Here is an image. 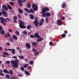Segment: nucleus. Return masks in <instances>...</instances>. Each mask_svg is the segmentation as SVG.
Here are the masks:
<instances>
[{"instance_id":"f257e3e1","label":"nucleus","mask_w":79,"mask_h":79,"mask_svg":"<svg viewBox=\"0 0 79 79\" xmlns=\"http://www.w3.org/2000/svg\"><path fill=\"white\" fill-rule=\"evenodd\" d=\"M11 63H13L12 67L15 68H18V63H15V61L11 60L10 61Z\"/></svg>"},{"instance_id":"f03ea898","label":"nucleus","mask_w":79,"mask_h":79,"mask_svg":"<svg viewBox=\"0 0 79 79\" xmlns=\"http://www.w3.org/2000/svg\"><path fill=\"white\" fill-rule=\"evenodd\" d=\"M24 10H25V11H27V13H34L35 12L34 10L32 9H30V10H29L28 9H27L26 8H24Z\"/></svg>"},{"instance_id":"7ed1b4c3","label":"nucleus","mask_w":79,"mask_h":79,"mask_svg":"<svg viewBox=\"0 0 79 79\" xmlns=\"http://www.w3.org/2000/svg\"><path fill=\"white\" fill-rule=\"evenodd\" d=\"M33 9L35 10V11H37L38 10V6L36 4H34L32 5Z\"/></svg>"},{"instance_id":"20e7f679","label":"nucleus","mask_w":79,"mask_h":79,"mask_svg":"<svg viewBox=\"0 0 79 79\" xmlns=\"http://www.w3.org/2000/svg\"><path fill=\"white\" fill-rule=\"evenodd\" d=\"M50 10L49 9L48 7H44V8H43L42 10V14H44V13H45L47 11H49Z\"/></svg>"},{"instance_id":"39448f33","label":"nucleus","mask_w":79,"mask_h":79,"mask_svg":"<svg viewBox=\"0 0 79 79\" xmlns=\"http://www.w3.org/2000/svg\"><path fill=\"white\" fill-rule=\"evenodd\" d=\"M44 23V19H41L39 22V26H42L43 24Z\"/></svg>"},{"instance_id":"423d86ee","label":"nucleus","mask_w":79,"mask_h":79,"mask_svg":"<svg viewBox=\"0 0 79 79\" xmlns=\"http://www.w3.org/2000/svg\"><path fill=\"white\" fill-rule=\"evenodd\" d=\"M2 12L4 13V14H3V15H4L5 17H8V14H6V12L3 8L2 9Z\"/></svg>"},{"instance_id":"0eeeda50","label":"nucleus","mask_w":79,"mask_h":79,"mask_svg":"<svg viewBox=\"0 0 79 79\" xmlns=\"http://www.w3.org/2000/svg\"><path fill=\"white\" fill-rule=\"evenodd\" d=\"M34 36L35 38H40V36L39 35V34L37 33H35L34 34Z\"/></svg>"},{"instance_id":"6e6552de","label":"nucleus","mask_w":79,"mask_h":79,"mask_svg":"<svg viewBox=\"0 0 79 79\" xmlns=\"http://www.w3.org/2000/svg\"><path fill=\"white\" fill-rule=\"evenodd\" d=\"M56 23L58 26L61 25V20L60 19H58Z\"/></svg>"},{"instance_id":"1a4fd4ad","label":"nucleus","mask_w":79,"mask_h":79,"mask_svg":"<svg viewBox=\"0 0 79 79\" xmlns=\"http://www.w3.org/2000/svg\"><path fill=\"white\" fill-rule=\"evenodd\" d=\"M26 46L27 49H31V45L29 43H26Z\"/></svg>"},{"instance_id":"9d476101","label":"nucleus","mask_w":79,"mask_h":79,"mask_svg":"<svg viewBox=\"0 0 79 79\" xmlns=\"http://www.w3.org/2000/svg\"><path fill=\"white\" fill-rule=\"evenodd\" d=\"M33 23H34L35 26L36 27H38L39 26V21H38L35 20L34 21Z\"/></svg>"},{"instance_id":"9b49d317","label":"nucleus","mask_w":79,"mask_h":79,"mask_svg":"<svg viewBox=\"0 0 79 79\" xmlns=\"http://www.w3.org/2000/svg\"><path fill=\"white\" fill-rule=\"evenodd\" d=\"M2 8H4V9L6 11H8V8L7 7V6H6L5 4H4L3 5V6H2Z\"/></svg>"},{"instance_id":"f8f14e48","label":"nucleus","mask_w":79,"mask_h":79,"mask_svg":"<svg viewBox=\"0 0 79 79\" xmlns=\"http://www.w3.org/2000/svg\"><path fill=\"white\" fill-rule=\"evenodd\" d=\"M19 27H20V28H21V29H25V28H26V27L23 25V24H21L19 23Z\"/></svg>"},{"instance_id":"ddd939ff","label":"nucleus","mask_w":79,"mask_h":79,"mask_svg":"<svg viewBox=\"0 0 79 79\" xmlns=\"http://www.w3.org/2000/svg\"><path fill=\"white\" fill-rule=\"evenodd\" d=\"M18 10L19 12V14H20V15H21L22 13H24V12H23V10L22 9L20 8H19L18 9Z\"/></svg>"},{"instance_id":"4468645a","label":"nucleus","mask_w":79,"mask_h":79,"mask_svg":"<svg viewBox=\"0 0 79 79\" xmlns=\"http://www.w3.org/2000/svg\"><path fill=\"white\" fill-rule=\"evenodd\" d=\"M43 40V38L42 37H40L39 38H38L36 40V41L37 42H40V41H42Z\"/></svg>"},{"instance_id":"2eb2a0df","label":"nucleus","mask_w":79,"mask_h":79,"mask_svg":"<svg viewBox=\"0 0 79 79\" xmlns=\"http://www.w3.org/2000/svg\"><path fill=\"white\" fill-rule=\"evenodd\" d=\"M12 37L13 39H14V40H18V37L16 35H13Z\"/></svg>"},{"instance_id":"dca6fc26","label":"nucleus","mask_w":79,"mask_h":79,"mask_svg":"<svg viewBox=\"0 0 79 79\" xmlns=\"http://www.w3.org/2000/svg\"><path fill=\"white\" fill-rule=\"evenodd\" d=\"M66 3L64 2L62 4L61 7H62V8H64L66 7Z\"/></svg>"},{"instance_id":"f3484780","label":"nucleus","mask_w":79,"mask_h":79,"mask_svg":"<svg viewBox=\"0 0 79 79\" xmlns=\"http://www.w3.org/2000/svg\"><path fill=\"white\" fill-rule=\"evenodd\" d=\"M32 44L34 46V47H37V45H38V44H37V42H32Z\"/></svg>"},{"instance_id":"a211bd4d","label":"nucleus","mask_w":79,"mask_h":79,"mask_svg":"<svg viewBox=\"0 0 79 79\" xmlns=\"http://www.w3.org/2000/svg\"><path fill=\"white\" fill-rule=\"evenodd\" d=\"M29 16L30 18V19H34V15H33L29 14Z\"/></svg>"},{"instance_id":"6ab92c4d","label":"nucleus","mask_w":79,"mask_h":79,"mask_svg":"<svg viewBox=\"0 0 79 79\" xmlns=\"http://www.w3.org/2000/svg\"><path fill=\"white\" fill-rule=\"evenodd\" d=\"M0 20H1V23H2V22L5 21V19L2 17H0Z\"/></svg>"},{"instance_id":"aec40b11","label":"nucleus","mask_w":79,"mask_h":79,"mask_svg":"<svg viewBox=\"0 0 79 79\" xmlns=\"http://www.w3.org/2000/svg\"><path fill=\"white\" fill-rule=\"evenodd\" d=\"M9 73L11 75H13V70L12 69L9 70Z\"/></svg>"},{"instance_id":"412c9836","label":"nucleus","mask_w":79,"mask_h":79,"mask_svg":"<svg viewBox=\"0 0 79 79\" xmlns=\"http://www.w3.org/2000/svg\"><path fill=\"white\" fill-rule=\"evenodd\" d=\"M3 72L5 73H8V74H9V71H7V70L6 69L3 70Z\"/></svg>"},{"instance_id":"4be33fe9","label":"nucleus","mask_w":79,"mask_h":79,"mask_svg":"<svg viewBox=\"0 0 79 79\" xmlns=\"http://www.w3.org/2000/svg\"><path fill=\"white\" fill-rule=\"evenodd\" d=\"M9 40L10 41V42H12L13 44L14 43V42H13V38H12V37H11L9 38Z\"/></svg>"},{"instance_id":"5701e85b","label":"nucleus","mask_w":79,"mask_h":79,"mask_svg":"<svg viewBox=\"0 0 79 79\" xmlns=\"http://www.w3.org/2000/svg\"><path fill=\"white\" fill-rule=\"evenodd\" d=\"M46 16L47 17H49L50 16V13L48 12H47L46 13Z\"/></svg>"},{"instance_id":"b1692460","label":"nucleus","mask_w":79,"mask_h":79,"mask_svg":"<svg viewBox=\"0 0 79 79\" xmlns=\"http://www.w3.org/2000/svg\"><path fill=\"white\" fill-rule=\"evenodd\" d=\"M19 23H20V24H24V23L23 22V21H22V20H19Z\"/></svg>"},{"instance_id":"393cba45","label":"nucleus","mask_w":79,"mask_h":79,"mask_svg":"<svg viewBox=\"0 0 79 79\" xmlns=\"http://www.w3.org/2000/svg\"><path fill=\"white\" fill-rule=\"evenodd\" d=\"M27 7L28 8H30L31 7V4H29L28 3H27Z\"/></svg>"},{"instance_id":"a878e982","label":"nucleus","mask_w":79,"mask_h":79,"mask_svg":"<svg viewBox=\"0 0 79 79\" xmlns=\"http://www.w3.org/2000/svg\"><path fill=\"white\" fill-rule=\"evenodd\" d=\"M24 72L26 74H27V75H29V74H30V73L27 72V70H25Z\"/></svg>"},{"instance_id":"bb28decb","label":"nucleus","mask_w":79,"mask_h":79,"mask_svg":"<svg viewBox=\"0 0 79 79\" xmlns=\"http://www.w3.org/2000/svg\"><path fill=\"white\" fill-rule=\"evenodd\" d=\"M15 34H16L17 35H19V32L18 31H17L15 32Z\"/></svg>"},{"instance_id":"cd10ccee","label":"nucleus","mask_w":79,"mask_h":79,"mask_svg":"<svg viewBox=\"0 0 79 79\" xmlns=\"http://www.w3.org/2000/svg\"><path fill=\"white\" fill-rule=\"evenodd\" d=\"M28 66H29V65L28 64H25V65H23V67H24V68H27V67H28Z\"/></svg>"},{"instance_id":"c85d7f7f","label":"nucleus","mask_w":79,"mask_h":79,"mask_svg":"<svg viewBox=\"0 0 79 79\" xmlns=\"http://www.w3.org/2000/svg\"><path fill=\"white\" fill-rule=\"evenodd\" d=\"M17 1L19 3H23V1L21 0H17Z\"/></svg>"},{"instance_id":"c756f323","label":"nucleus","mask_w":79,"mask_h":79,"mask_svg":"<svg viewBox=\"0 0 79 79\" xmlns=\"http://www.w3.org/2000/svg\"><path fill=\"white\" fill-rule=\"evenodd\" d=\"M48 19L46 17L45 18V22L46 23H47V24H48Z\"/></svg>"},{"instance_id":"7c9ffc66","label":"nucleus","mask_w":79,"mask_h":79,"mask_svg":"<svg viewBox=\"0 0 79 79\" xmlns=\"http://www.w3.org/2000/svg\"><path fill=\"white\" fill-rule=\"evenodd\" d=\"M6 78H7V79H10V75H9V74L6 75Z\"/></svg>"},{"instance_id":"2f4dec72","label":"nucleus","mask_w":79,"mask_h":79,"mask_svg":"<svg viewBox=\"0 0 79 79\" xmlns=\"http://www.w3.org/2000/svg\"><path fill=\"white\" fill-rule=\"evenodd\" d=\"M10 4L11 5V6H13L15 3L13 2H10Z\"/></svg>"},{"instance_id":"473e14b6","label":"nucleus","mask_w":79,"mask_h":79,"mask_svg":"<svg viewBox=\"0 0 79 79\" xmlns=\"http://www.w3.org/2000/svg\"><path fill=\"white\" fill-rule=\"evenodd\" d=\"M15 62L16 63H19V60L17 59H16L15 60Z\"/></svg>"},{"instance_id":"72a5a7b5","label":"nucleus","mask_w":79,"mask_h":79,"mask_svg":"<svg viewBox=\"0 0 79 79\" xmlns=\"http://www.w3.org/2000/svg\"><path fill=\"white\" fill-rule=\"evenodd\" d=\"M62 37L63 38H65V37H66V34H62Z\"/></svg>"},{"instance_id":"f704fd0d","label":"nucleus","mask_w":79,"mask_h":79,"mask_svg":"<svg viewBox=\"0 0 79 79\" xmlns=\"http://www.w3.org/2000/svg\"><path fill=\"white\" fill-rule=\"evenodd\" d=\"M7 6L9 10H11V9H12V7H11L10 6L7 5Z\"/></svg>"},{"instance_id":"c9c22d12","label":"nucleus","mask_w":79,"mask_h":79,"mask_svg":"<svg viewBox=\"0 0 79 79\" xmlns=\"http://www.w3.org/2000/svg\"><path fill=\"white\" fill-rule=\"evenodd\" d=\"M42 17H45L46 16V13H43V14H42Z\"/></svg>"},{"instance_id":"e433bc0d","label":"nucleus","mask_w":79,"mask_h":79,"mask_svg":"<svg viewBox=\"0 0 79 79\" xmlns=\"http://www.w3.org/2000/svg\"><path fill=\"white\" fill-rule=\"evenodd\" d=\"M1 34H2V35L5 34V31H4V30H2V31H1Z\"/></svg>"},{"instance_id":"4c0bfd02","label":"nucleus","mask_w":79,"mask_h":79,"mask_svg":"<svg viewBox=\"0 0 79 79\" xmlns=\"http://www.w3.org/2000/svg\"><path fill=\"white\" fill-rule=\"evenodd\" d=\"M32 51L33 52H34V53H35V52H37L36 49H35V48L32 49Z\"/></svg>"},{"instance_id":"58836bf2","label":"nucleus","mask_w":79,"mask_h":79,"mask_svg":"<svg viewBox=\"0 0 79 79\" xmlns=\"http://www.w3.org/2000/svg\"><path fill=\"white\" fill-rule=\"evenodd\" d=\"M20 69L21 70H22L23 71H24V67H23L22 66L21 67Z\"/></svg>"},{"instance_id":"ea45409f","label":"nucleus","mask_w":79,"mask_h":79,"mask_svg":"<svg viewBox=\"0 0 79 79\" xmlns=\"http://www.w3.org/2000/svg\"><path fill=\"white\" fill-rule=\"evenodd\" d=\"M19 59H23L24 57L23 56H19Z\"/></svg>"},{"instance_id":"a19ab883","label":"nucleus","mask_w":79,"mask_h":79,"mask_svg":"<svg viewBox=\"0 0 79 79\" xmlns=\"http://www.w3.org/2000/svg\"><path fill=\"white\" fill-rule=\"evenodd\" d=\"M27 29H31V26H30V25H27Z\"/></svg>"},{"instance_id":"79ce46f5","label":"nucleus","mask_w":79,"mask_h":79,"mask_svg":"<svg viewBox=\"0 0 79 79\" xmlns=\"http://www.w3.org/2000/svg\"><path fill=\"white\" fill-rule=\"evenodd\" d=\"M3 54H4V55H8V56H9V54H8V52H4L3 53Z\"/></svg>"},{"instance_id":"37998d69","label":"nucleus","mask_w":79,"mask_h":79,"mask_svg":"<svg viewBox=\"0 0 79 79\" xmlns=\"http://www.w3.org/2000/svg\"><path fill=\"white\" fill-rule=\"evenodd\" d=\"M23 33L25 34V35H27V32L26 31H23Z\"/></svg>"},{"instance_id":"c03bdc74","label":"nucleus","mask_w":79,"mask_h":79,"mask_svg":"<svg viewBox=\"0 0 79 79\" xmlns=\"http://www.w3.org/2000/svg\"><path fill=\"white\" fill-rule=\"evenodd\" d=\"M1 24H3L4 26H6V23H5L4 21L1 22Z\"/></svg>"},{"instance_id":"a18cd8bd","label":"nucleus","mask_w":79,"mask_h":79,"mask_svg":"<svg viewBox=\"0 0 79 79\" xmlns=\"http://www.w3.org/2000/svg\"><path fill=\"white\" fill-rule=\"evenodd\" d=\"M17 19H18V17H17V16H15L14 17V20H17Z\"/></svg>"},{"instance_id":"49530a36","label":"nucleus","mask_w":79,"mask_h":79,"mask_svg":"<svg viewBox=\"0 0 79 79\" xmlns=\"http://www.w3.org/2000/svg\"><path fill=\"white\" fill-rule=\"evenodd\" d=\"M53 44V42H51L49 43V45L51 46H52Z\"/></svg>"},{"instance_id":"de8ad7c7","label":"nucleus","mask_w":79,"mask_h":79,"mask_svg":"<svg viewBox=\"0 0 79 79\" xmlns=\"http://www.w3.org/2000/svg\"><path fill=\"white\" fill-rule=\"evenodd\" d=\"M30 37L31 38H32V39L34 38V36L33 35H30Z\"/></svg>"},{"instance_id":"09e8293b","label":"nucleus","mask_w":79,"mask_h":79,"mask_svg":"<svg viewBox=\"0 0 79 79\" xmlns=\"http://www.w3.org/2000/svg\"><path fill=\"white\" fill-rule=\"evenodd\" d=\"M18 17L20 19H21V18H22L21 15H20L19 14L18 15Z\"/></svg>"},{"instance_id":"8fccbe9b","label":"nucleus","mask_w":79,"mask_h":79,"mask_svg":"<svg viewBox=\"0 0 79 79\" xmlns=\"http://www.w3.org/2000/svg\"><path fill=\"white\" fill-rule=\"evenodd\" d=\"M3 30V27L2 26L0 25V31H2Z\"/></svg>"},{"instance_id":"3c124183","label":"nucleus","mask_w":79,"mask_h":79,"mask_svg":"<svg viewBox=\"0 0 79 79\" xmlns=\"http://www.w3.org/2000/svg\"><path fill=\"white\" fill-rule=\"evenodd\" d=\"M29 63L30 64H33V63H34V61H30Z\"/></svg>"},{"instance_id":"603ef678","label":"nucleus","mask_w":79,"mask_h":79,"mask_svg":"<svg viewBox=\"0 0 79 79\" xmlns=\"http://www.w3.org/2000/svg\"><path fill=\"white\" fill-rule=\"evenodd\" d=\"M34 54L35 56H37V55L39 54V52H36L34 53Z\"/></svg>"},{"instance_id":"864d4df0","label":"nucleus","mask_w":79,"mask_h":79,"mask_svg":"<svg viewBox=\"0 0 79 79\" xmlns=\"http://www.w3.org/2000/svg\"><path fill=\"white\" fill-rule=\"evenodd\" d=\"M8 31L10 32H13L12 30L11 29H9Z\"/></svg>"},{"instance_id":"5fc2aeb1","label":"nucleus","mask_w":79,"mask_h":79,"mask_svg":"<svg viewBox=\"0 0 79 79\" xmlns=\"http://www.w3.org/2000/svg\"><path fill=\"white\" fill-rule=\"evenodd\" d=\"M38 19L37 17H35V21H38Z\"/></svg>"},{"instance_id":"6e6d98bb","label":"nucleus","mask_w":79,"mask_h":79,"mask_svg":"<svg viewBox=\"0 0 79 79\" xmlns=\"http://www.w3.org/2000/svg\"><path fill=\"white\" fill-rule=\"evenodd\" d=\"M6 64H10V61H6Z\"/></svg>"},{"instance_id":"4d7b16f0","label":"nucleus","mask_w":79,"mask_h":79,"mask_svg":"<svg viewBox=\"0 0 79 79\" xmlns=\"http://www.w3.org/2000/svg\"><path fill=\"white\" fill-rule=\"evenodd\" d=\"M12 58L15 59H17V57H16V56H13L12 57Z\"/></svg>"},{"instance_id":"13d9d810","label":"nucleus","mask_w":79,"mask_h":79,"mask_svg":"<svg viewBox=\"0 0 79 79\" xmlns=\"http://www.w3.org/2000/svg\"><path fill=\"white\" fill-rule=\"evenodd\" d=\"M16 49L17 50H20V48H19V47H16Z\"/></svg>"},{"instance_id":"bf43d9fd","label":"nucleus","mask_w":79,"mask_h":79,"mask_svg":"<svg viewBox=\"0 0 79 79\" xmlns=\"http://www.w3.org/2000/svg\"><path fill=\"white\" fill-rule=\"evenodd\" d=\"M2 14H4V13L2 12V11H1L0 12V16H2Z\"/></svg>"},{"instance_id":"052dcab7","label":"nucleus","mask_w":79,"mask_h":79,"mask_svg":"<svg viewBox=\"0 0 79 79\" xmlns=\"http://www.w3.org/2000/svg\"><path fill=\"white\" fill-rule=\"evenodd\" d=\"M11 52L14 55H15V53H16V52L15 51H11Z\"/></svg>"},{"instance_id":"680f3d73","label":"nucleus","mask_w":79,"mask_h":79,"mask_svg":"<svg viewBox=\"0 0 79 79\" xmlns=\"http://www.w3.org/2000/svg\"><path fill=\"white\" fill-rule=\"evenodd\" d=\"M64 33L65 34H68V31H67L66 30H65L64 31Z\"/></svg>"},{"instance_id":"e2e57ef3","label":"nucleus","mask_w":79,"mask_h":79,"mask_svg":"<svg viewBox=\"0 0 79 79\" xmlns=\"http://www.w3.org/2000/svg\"><path fill=\"white\" fill-rule=\"evenodd\" d=\"M18 76H23V75L20 74H18Z\"/></svg>"},{"instance_id":"0e129e2a","label":"nucleus","mask_w":79,"mask_h":79,"mask_svg":"<svg viewBox=\"0 0 79 79\" xmlns=\"http://www.w3.org/2000/svg\"><path fill=\"white\" fill-rule=\"evenodd\" d=\"M19 5L20 6H22L23 5V4H21V3H19Z\"/></svg>"},{"instance_id":"69168bd1","label":"nucleus","mask_w":79,"mask_h":79,"mask_svg":"<svg viewBox=\"0 0 79 79\" xmlns=\"http://www.w3.org/2000/svg\"><path fill=\"white\" fill-rule=\"evenodd\" d=\"M5 50L6 52H8V50L6 48H5Z\"/></svg>"},{"instance_id":"338daca9","label":"nucleus","mask_w":79,"mask_h":79,"mask_svg":"<svg viewBox=\"0 0 79 79\" xmlns=\"http://www.w3.org/2000/svg\"><path fill=\"white\" fill-rule=\"evenodd\" d=\"M19 53H22V51H21V50H20L19 51Z\"/></svg>"},{"instance_id":"774afa93","label":"nucleus","mask_w":79,"mask_h":79,"mask_svg":"<svg viewBox=\"0 0 79 79\" xmlns=\"http://www.w3.org/2000/svg\"><path fill=\"white\" fill-rule=\"evenodd\" d=\"M6 44L8 45H10V43H7Z\"/></svg>"}]
</instances>
